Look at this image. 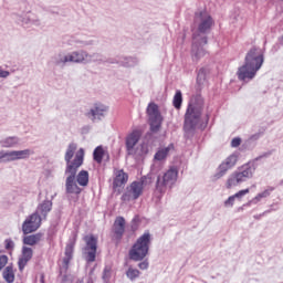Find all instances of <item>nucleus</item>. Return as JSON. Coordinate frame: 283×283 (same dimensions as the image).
Wrapping results in <instances>:
<instances>
[{
	"label": "nucleus",
	"mask_w": 283,
	"mask_h": 283,
	"mask_svg": "<svg viewBox=\"0 0 283 283\" xmlns=\"http://www.w3.org/2000/svg\"><path fill=\"white\" fill-rule=\"evenodd\" d=\"M78 149V145H76V143H71L64 155V160L66 163L65 175L67 176L65 180V189L66 193L73 196H80L83 191L76 181V174H78V169H81L83 163H85V149Z\"/></svg>",
	"instance_id": "obj_1"
},
{
	"label": "nucleus",
	"mask_w": 283,
	"mask_h": 283,
	"mask_svg": "<svg viewBox=\"0 0 283 283\" xmlns=\"http://www.w3.org/2000/svg\"><path fill=\"white\" fill-rule=\"evenodd\" d=\"M264 63V54L256 48H252L245 55L244 65L239 67L237 76L239 81H252Z\"/></svg>",
	"instance_id": "obj_2"
},
{
	"label": "nucleus",
	"mask_w": 283,
	"mask_h": 283,
	"mask_svg": "<svg viewBox=\"0 0 283 283\" xmlns=\"http://www.w3.org/2000/svg\"><path fill=\"white\" fill-rule=\"evenodd\" d=\"M202 112H205V104L202 102H191L188 104L184 120L185 132H195V129H205L207 127L209 115L206 116V123L202 124Z\"/></svg>",
	"instance_id": "obj_3"
},
{
	"label": "nucleus",
	"mask_w": 283,
	"mask_h": 283,
	"mask_svg": "<svg viewBox=\"0 0 283 283\" xmlns=\"http://www.w3.org/2000/svg\"><path fill=\"white\" fill-rule=\"evenodd\" d=\"M253 174H255V164L248 163L238 168V170L233 171L226 181L227 189H233V187H238V185H242V182H247V180L253 178Z\"/></svg>",
	"instance_id": "obj_4"
},
{
	"label": "nucleus",
	"mask_w": 283,
	"mask_h": 283,
	"mask_svg": "<svg viewBox=\"0 0 283 283\" xmlns=\"http://www.w3.org/2000/svg\"><path fill=\"white\" fill-rule=\"evenodd\" d=\"M253 174H255V164L248 163L238 168V170L233 171L226 181L227 189H233V187H238V185H242V182H247V180L253 178Z\"/></svg>",
	"instance_id": "obj_5"
},
{
	"label": "nucleus",
	"mask_w": 283,
	"mask_h": 283,
	"mask_svg": "<svg viewBox=\"0 0 283 283\" xmlns=\"http://www.w3.org/2000/svg\"><path fill=\"white\" fill-rule=\"evenodd\" d=\"M151 244V234L145 232L137 239L132 249L128 252L129 259L134 262H140L144 258H147L149 253V245Z\"/></svg>",
	"instance_id": "obj_6"
},
{
	"label": "nucleus",
	"mask_w": 283,
	"mask_h": 283,
	"mask_svg": "<svg viewBox=\"0 0 283 283\" xmlns=\"http://www.w3.org/2000/svg\"><path fill=\"white\" fill-rule=\"evenodd\" d=\"M178 182V168L170 167L164 175L157 177L156 189L159 193H165Z\"/></svg>",
	"instance_id": "obj_7"
},
{
	"label": "nucleus",
	"mask_w": 283,
	"mask_h": 283,
	"mask_svg": "<svg viewBox=\"0 0 283 283\" xmlns=\"http://www.w3.org/2000/svg\"><path fill=\"white\" fill-rule=\"evenodd\" d=\"M146 114L148 116V123L150 125V132L154 134L160 132V127H163V115L160 114V109L157 104L151 102L148 104Z\"/></svg>",
	"instance_id": "obj_8"
},
{
	"label": "nucleus",
	"mask_w": 283,
	"mask_h": 283,
	"mask_svg": "<svg viewBox=\"0 0 283 283\" xmlns=\"http://www.w3.org/2000/svg\"><path fill=\"white\" fill-rule=\"evenodd\" d=\"M145 189V177H142L139 181H133L126 191L122 195V202H132V200H138Z\"/></svg>",
	"instance_id": "obj_9"
},
{
	"label": "nucleus",
	"mask_w": 283,
	"mask_h": 283,
	"mask_svg": "<svg viewBox=\"0 0 283 283\" xmlns=\"http://www.w3.org/2000/svg\"><path fill=\"white\" fill-rule=\"evenodd\" d=\"M195 25H197L199 34H207L213 27V18H211L207 10L197 12L195 14Z\"/></svg>",
	"instance_id": "obj_10"
},
{
	"label": "nucleus",
	"mask_w": 283,
	"mask_h": 283,
	"mask_svg": "<svg viewBox=\"0 0 283 283\" xmlns=\"http://www.w3.org/2000/svg\"><path fill=\"white\" fill-rule=\"evenodd\" d=\"M85 242L84 254L86 262H96V251L98 249V238L94 234H86L83 238Z\"/></svg>",
	"instance_id": "obj_11"
},
{
	"label": "nucleus",
	"mask_w": 283,
	"mask_h": 283,
	"mask_svg": "<svg viewBox=\"0 0 283 283\" xmlns=\"http://www.w3.org/2000/svg\"><path fill=\"white\" fill-rule=\"evenodd\" d=\"M40 227L41 216H39L38 212H34L29 218H27L22 223V232L24 233V235H28L30 233H34V231H38Z\"/></svg>",
	"instance_id": "obj_12"
},
{
	"label": "nucleus",
	"mask_w": 283,
	"mask_h": 283,
	"mask_svg": "<svg viewBox=\"0 0 283 283\" xmlns=\"http://www.w3.org/2000/svg\"><path fill=\"white\" fill-rule=\"evenodd\" d=\"M238 164V156L230 155L220 166L219 171L213 176L214 180H220L223 176L227 175V171L229 169H232V167H235Z\"/></svg>",
	"instance_id": "obj_13"
},
{
	"label": "nucleus",
	"mask_w": 283,
	"mask_h": 283,
	"mask_svg": "<svg viewBox=\"0 0 283 283\" xmlns=\"http://www.w3.org/2000/svg\"><path fill=\"white\" fill-rule=\"evenodd\" d=\"M114 179H113V189L120 193V189L125 187V184L129 181V175L125 172L123 169H115L114 170Z\"/></svg>",
	"instance_id": "obj_14"
},
{
	"label": "nucleus",
	"mask_w": 283,
	"mask_h": 283,
	"mask_svg": "<svg viewBox=\"0 0 283 283\" xmlns=\"http://www.w3.org/2000/svg\"><path fill=\"white\" fill-rule=\"evenodd\" d=\"M30 157V149L13 150V151H0V160H23Z\"/></svg>",
	"instance_id": "obj_15"
},
{
	"label": "nucleus",
	"mask_w": 283,
	"mask_h": 283,
	"mask_svg": "<svg viewBox=\"0 0 283 283\" xmlns=\"http://www.w3.org/2000/svg\"><path fill=\"white\" fill-rule=\"evenodd\" d=\"M125 218L124 217H117L113 223V240H116L119 242L123 240V235H125Z\"/></svg>",
	"instance_id": "obj_16"
},
{
	"label": "nucleus",
	"mask_w": 283,
	"mask_h": 283,
	"mask_svg": "<svg viewBox=\"0 0 283 283\" xmlns=\"http://www.w3.org/2000/svg\"><path fill=\"white\" fill-rule=\"evenodd\" d=\"M140 136L143 134L140 130H133L130 134L127 135L126 137V150L128 156H133L135 154V147L138 145V142L140 140Z\"/></svg>",
	"instance_id": "obj_17"
},
{
	"label": "nucleus",
	"mask_w": 283,
	"mask_h": 283,
	"mask_svg": "<svg viewBox=\"0 0 283 283\" xmlns=\"http://www.w3.org/2000/svg\"><path fill=\"white\" fill-rule=\"evenodd\" d=\"M105 112H107V106L101 103H95L86 116L91 118V120H101V118L105 116Z\"/></svg>",
	"instance_id": "obj_18"
},
{
	"label": "nucleus",
	"mask_w": 283,
	"mask_h": 283,
	"mask_svg": "<svg viewBox=\"0 0 283 283\" xmlns=\"http://www.w3.org/2000/svg\"><path fill=\"white\" fill-rule=\"evenodd\" d=\"M87 59V53L84 51H76L69 55H65L64 59L57 61L59 63H83Z\"/></svg>",
	"instance_id": "obj_19"
},
{
	"label": "nucleus",
	"mask_w": 283,
	"mask_h": 283,
	"mask_svg": "<svg viewBox=\"0 0 283 283\" xmlns=\"http://www.w3.org/2000/svg\"><path fill=\"white\" fill-rule=\"evenodd\" d=\"M76 244V237H74L73 241L66 244L65 252H64V259H63V265L65 269H69L70 262L72 261V258H74V247Z\"/></svg>",
	"instance_id": "obj_20"
},
{
	"label": "nucleus",
	"mask_w": 283,
	"mask_h": 283,
	"mask_svg": "<svg viewBox=\"0 0 283 283\" xmlns=\"http://www.w3.org/2000/svg\"><path fill=\"white\" fill-rule=\"evenodd\" d=\"M33 253L34 252L32 251V248H28V247L22 248V255L18 261L20 271H23L25 269L28 262H30L32 260Z\"/></svg>",
	"instance_id": "obj_21"
},
{
	"label": "nucleus",
	"mask_w": 283,
	"mask_h": 283,
	"mask_svg": "<svg viewBox=\"0 0 283 283\" xmlns=\"http://www.w3.org/2000/svg\"><path fill=\"white\" fill-rule=\"evenodd\" d=\"M75 181L80 187H87L90 185V172L87 170H81L75 175Z\"/></svg>",
	"instance_id": "obj_22"
},
{
	"label": "nucleus",
	"mask_w": 283,
	"mask_h": 283,
	"mask_svg": "<svg viewBox=\"0 0 283 283\" xmlns=\"http://www.w3.org/2000/svg\"><path fill=\"white\" fill-rule=\"evenodd\" d=\"M176 148L174 144L168 145V147L159 148L155 154V160H165L169 156L170 151H174Z\"/></svg>",
	"instance_id": "obj_23"
},
{
	"label": "nucleus",
	"mask_w": 283,
	"mask_h": 283,
	"mask_svg": "<svg viewBox=\"0 0 283 283\" xmlns=\"http://www.w3.org/2000/svg\"><path fill=\"white\" fill-rule=\"evenodd\" d=\"M41 238H43L42 233L25 235L23 238V244H27L28 247H34V244H39L41 242Z\"/></svg>",
	"instance_id": "obj_24"
},
{
	"label": "nucleus",
	"mask_w": 283,
	"mask_h": 283,
	"mask_svg": "<svg viewBox=\"0 0 283 283\" xmlns=\"http://www.w3.org/2000/svg\"><path fill=\"white\" fill-rule=\"evenodd\" d=\"M38 211H39V213H41V216H43V218H45L48 216V213H50L52 211V201H50V200L43 201L38 207Z\"/></svg>",
	"instance_id": "obj_25"
},
{
	"label": "nucleus",
	"mask_w": 283,
	"mask_h": 283,
	"mask_svg": "<svg viewBox=\"0 0 283 283\" xmlns=\"http://www.w3.org/2000/svg\"><path fill=\"white\" fill-rule=\"evenodd\" d=\"M2 277L8 283L14 282V269L12 266H7L2 273Z\"/></svg>",
	"instance_id": "obj_26"
},
{
	"label": "nucleus",
	"mask_w": 283,
	"mask_h": 283,
	"mask_svg": "<svg viewBox=\"0 0 283 283\" xmlns=\"http://www.w3.org/2000/svg\"><path fill=\"white\" fill-rule=\"evenodd\" d=\"M103 156H105V149H103V146H97L93 151V159L101 165L103 163Z\"/></svg>",
	"instance_id": "obj_27"
},
{
	"label": "nucleus",
	"mask_w": 283,
	"mask_h": 283,
	"mask_svg": "<svg viewBox=\"0 0 283 283\" xmlns=\"http://www.w3.org/2000/svg\"><path fill=\"white\" fill-rule=\"evenodd\" d=\"M172 105L175 109H180L182 107V92L176 91L174 98H172Z\"/></svg>",
	"instance_id": "obj_28"
},
{
	"label": "nucleus",
	"mask_w": 283,
	"mask_h": 283,
	"mask_svg": "<svg viewBox=\"0 0 283 283\" xmlns=\"http://www.w3.org/2000/svg\"><path fill=\"white\" fill-rule=\"evenodd\" d=\"M272 191H275V188L273 187H268L264 191L258 193L255 197H254V201L255 202H260V200H262V198H269V196H271V192Z\"/></svg>",
	"instance_id": "obj_29"
},
{
	"label": "nucleus",
	"mask_w": 283,
	"mask_h": 283,
	"mask_svg": "<svg viewBox=\"0 0 283 283\" xmlns=\"http://www.w3.org/2000/svg\"><path fill=\"white\" fill-rule=\"evenodd\" d=\"M126 276L128 277V280H136V277L140 276V271H138V269H134V268H128V270L126 271Z\"/></svg>",
	"instance_id": "obj_30"
},
{
	"label": "nucleus",
	"mask_w": 283,
	"mask_h": 283,
	"mask_svg": "<svg viewBox=\"0 0 283 283\" xmlns=\"http://www.w3.org/2000/svg\"><path fill=\"white\" fill-rule=\"evenodd\" d=\"M206 81H207V69L201 67L197 75V83H199V85H202V83H205Z\"/></svg>",
	"instance_id": "obj_31"
},
{
	"label": "nucleus",
	"mask_w": 283,
	"mask_h": 283,
	"mask_svg": "<svg viewBox=\"0 0 283 283\" xmlns=\"http://www.w3.org/2000/svg\"><path fill=\"white\" fill-rule=\"evenodd\" d=\"M17 143H19V140L17 139V137H8V138L3 142V147H14V145H17Z\"/></svg>",
	"instance_id": "obj_32"
},
{
	"label": "nucleus",
	"mask_w": 283,
	"mask_h": 283,
	"mask_svg": "<svg viewBox=\"0 0 283 283\" xmlns=\"http://www.w3.org/2000/svg\"><path fill=\"white\" fill-rule=\"evenodd\" d=\"M104 282H109L112 280V266H106L103 272Z\"/></svg>",
	"instance_id": "obj_33"
},
{
	"label": "nucleus",
	"mask_w": 283,
	"mask_h": 283,
	"mask_svg": "<svg viewBox=\"0 0 283 283\" xmlns=\"http://www.w3.org/2000/svg\"><path fill=\"white\" fill-rule=\"evenodd\" d=\"M207 54L206 51H203V49H198L196 51V53L192 55V60L193 61H200V59H202V56H205Z\"/></svg>",
	"instance_id": "obj_34"
},
{
	"label": "nucleus",
	"mask_w": 283,
	"mask_h": 283,
	"mask_svg": "<svg viewBox=\"0 0 283 283\" xmlns=\"http://www.w3.org/2000/svg\"><path fill=\"white\" fill-rule=\"evenodd\" d=\"M249 192H250V190H249V188H247V189L235 192L233 196H234V199L241 201L242 198H244V196H247V193H249Z\"/></svg>",
	"instance_id": "obj_35"
},
{
	"label": "nucleus",
	"mask_w": 283,
	"mask_h": 283,
	"mask_svg": "<svg viewBox=\"0 0 283 283\" xmlns=\"http://www.w3.org/2000/svg\"><path fill=\"white\" fill-rule=\"evenodd\" d=\"M4 248L7 251H12V249H14V241H12L11 239H7L4 241Z\"/></svg>",
	"instance_id": "obj_36"
},
{
	"label": "nucleus",
	"mask_w": 283,
	"mask_h": 283,
	"mask_svg": "<svg viewBox=\"0 0 283 283\" xmlns=\"http://www.w3.org/2000/svg\"><path fill=\"white\" fill-rule=\"evenodd\" d=\"M235 203V197L232 195L230 196L226 201H224V206L226 207H233V205Z\"/></svg>",
	"instance_id": "obj_37"
},
{
	"label": "nucleus",
	"mask_w": 283,
	"mask_h": 283,
	"mask_svg": "<svg viewBox=\"0 0 283 283\" xmlns=\"http://www.w3.org/2000/svg\"><path fill=\"white\" fill-rule=\"evenodd\" d=\"M6 264H8V256L7 255H0V271L6 268Z\"/></svg>",
	"instance_id": "obj_38"
},
{
	"label": "nucleus",
	"mask_w": 283,
	"mask_h": 283,
	"mask_svg": "<svg viewBox=\"0 0 283 283\" xmlns=\"http://www.w3.org/2000/svg\"><path fill=\"white\" fill-rule=\"evenodd\" d=\"M138 268L142 271H147L149 269V261L145 260L138 264Z\"/></svg>",
	"instance_id": "obj_39"
},
{
	"label": "nucleus",
	"mask_w": 283,
	"mask_h": 283,
	"mask_svg": "<svg viewBox=\"0 0 283 283\" xmlns=\"http://www.w3.org/2000/svg\"><path fill=\"white\" fill-rule=\"evenodd\" d=\"M242 145V139L240 137H235L231 140V147H240Z\"/></svg>",
	"instance_id": "obj_40"
},
{
	"label": "nucleus",
	"mask_w": 283,
	"mask_h": 283,
	"mask_svg": "<svg viewBox=\"0 0 283 283\" xmlns=\"http://www.w3.org/2000/svg\"><path fill=\"white\" fill-rule=\"evenodd\" d=\"M8 76H10V72L3 71V70L0 67V78H8Z\"/></svg>",
	"instance_id": "obj_41"
},
{
	"label": "nucleus",
	"mask_w": 283,
	"mask_h": 283,
	"mask_svg": "<svg viewBox=\"0 0 283 283\" xmlns=\"http://www.w3.org/2000/svg\"><path fill=\"white\" fill-rule=\"evenodd\" d=\"M203 45H207V36L201 38V42Z\"/></svg>",
	"instance_id": "obj_42"
},
{
	"label": "nucleus",
	"mask_w": 283,
	"mask_h": 283,
	"mask_svg": "<svg viewBox=\"0 0 283 283\" xmlns=\"http://www.w3.org/2000/svg\"><path fill=\"white\" fill-rule=\"evenodd\" d=\"M41 283H45V275H41Z\"/></svg>",
	"instance_id": "obj_43"
},
{
	"label": "nucleus",
	"mask_w": 283,
	"mask_h": 283,
	"mask_svg": "<svg viewBox=\"0 0 283 283\" xmlns=\"http://www.w3.org/2000/svg\"><path fill=\"white\" fill-rule=\"evenodd\" d=\"M193 41H198V34L193 33Z\"/></svg>",
	"instance_id": "obj_44"
}]
</instances>
